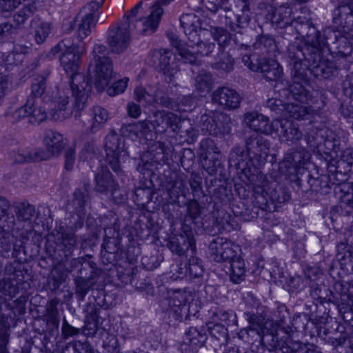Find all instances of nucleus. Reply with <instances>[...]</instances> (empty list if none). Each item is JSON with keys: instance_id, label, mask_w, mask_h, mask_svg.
I'll return each instance as SVG.
<instances>
[{"instance_id": "nucleus-61", "label": "nucleus", "mask_w": 353, "mask_h": 353, "mask_svg": "<svg viewBox=\"0 0 353 353\" xmlns=\"http://www.w3.org/2000/svg\"><path fill=\"white\" fill-rule=\"evenodd\" d=\"M338 53L341 57L344 58L347 61L353 62V48L350 43L345 42L343 48H340Z\"/></svg>"}, {"instance_id": "nucleus-3", "label": "nucleus", "mask_w": 353, "mask_h": 353, "mask_svg": "<svg viewBox=\"0 0 353 353\" xmlns=\"http://www.w3.org/2000/svg\"><path fill=\"white\" fill-rule=\"evenodd\" d=\"M229 0H203L205 7L210 12L216 13L219 8ZM237 13L235 14L230 9H225L224 21L225 26L230 30L242 34L246 29L251 20L249 0H233Z\"/></svg>"}, {"instance_id": "nucleus-53", "label": "nucleus", "mask_w": 353, "mask_h": 353, "mask_svg": "<svg viewBox=\"0 0 353 353\" xmlns=\"http://www.w3.org/2000/svg\"><path fill=\"white\" fill-rule=\"evenodd\" d=\"M88 192L85 190H77L74 192V199L72 201V205L78 212H81L88 199Z\"/></svg>"}, {"instance_id": "nucleus-22", "label": "nucleus", "mask_w": 353, "mask_h": 353, "mask_svg": "<svg viewBox=\"0 0 353 353\" xmlns=\"http://www.w3.org/2000/svg\"><path fill=\"white\" fill-rule=\"evenodd\" d=\"M291 14L292 10L285 5H281L277 8L270 6L268 7L266 17L272 23L280 28H285L292 24Z\"/></svg>"}, {"instance_id": "nucleus-37", "label": "nucleus", "mask_w": 353, "mask_h": 353, "mask_svg": "<svg viewBox=\"0 0 353 353\" xmlns=\"http://www.w3.org/2000/svg\"><path fill=\"white\" fill-rule=\"evenodd\" d=\"M333 23L337 28H343L344 32L353 38V12L333 16Z\"/></svg>"}, {"instance_id": "nucleus-18", "label": "nucleus", "mask_w": 353, "mask_h": 353, "mask_svg": "<svg viewBox=\"0 0 353 353\" xmlns=\"http://www.w3.org/2000/svg\"><path fill=\"white\" fill-rule=\"evenodd\" d=\"M163 14V8L158 3H154L151 7L150 14L147 17L138 20L134 24V28L139 34H143L147 31L154 32L159 26Z\"/></svg>"}, {"instance_id": "nucleus-62", "label": "nucleus", "mask_w": 353, "mask_h": 353, "mask_svg": "<svg viewBox=\"0 0 353 353\" xmlns=\"http://www.w3.org/2000/svg\"><path fill=\"white\" fill-rule=\"evenodd\" d=\"M28 109L27 107V103H26L25 105L21 106L14 110L10 114L12 121L19 122L26 117H28Z\"/></svg>"}, {"instance_id": "nucleus-50", "label": "nucleus", "mask_w": 353, "mask_h": 353, "mask_svg": "<svg viewBox=\"0 0 353 353\" xmlns=\"http://www.w3.org/2000/svg\"><path fill=\"white\" fill-rule=\"evenodd\" d=\"M51 32V26L49 23H40L35 28L34 39L37 43H43Z\"/></svg>"}, {"instance_id": "nucleus-23", "label": "nucleus", "mask_w": 353, "mask_h": 353, "mask_svg": "<svg viewBox=\"0 0 353 353\" xmlns=\"http://www.w3.org/2000/svg\"><path fill=\"white\" fill-rule=\"evenodd\" d=\"M94 71L95 87L99 91H102L112 77V62H101L94 64Z\"/></svg>"}, {"instance_id": "nucleus-59", "label": "nucleus", "mask_w": 353, "mask_h": 353, "mask_svg": "<svg viewBox=\"0 0 353 353\" xmlns=\"http://www.w3.org/2000/svg\"><path fill=\"white\" fill-rule=\"evenodd\" d=\"M289 158L286 155L282 162L279 164V170L281 173L285 175L290 176L294 174L297 170V168L290 162Z\"/></svg>"}, {"instance_id": "nucleus-60", "label": "nucleus", "mask_w": 353, "mask_h": 353, "mask_svg": "<svg viewBox=\"0 0 353 353\" xmlns=\"http://www.w3.org/2000/svg\"><path fill=\"white\" fill-rule=\"evenodd\" d=\"M288 316L287 310L284 305L279 306L274 312L273 316H271L272 321H275L277 325L284 322Z\"/></svg>"}, {"instance_id": "nucleus-9", "label": "nucleus", "mask_w": 353, "mask_h": 353, "mask_svg": "<svg viewBox=\"0 0 353 353\" xmlns=\"http://www.w3.org/2000/svg\"><path fill=\"white\" fill-rule=\"evenodd\" d=\"M167 246L172 253L178 256L185 255L189 250L192 254H195L196 241L191 227L183 223L181 233L171 236L167 243Z\"/></svg>"}, {"instance_id": "nucleus-24", "label": "nucleus", "mask_w": 353, "mask_h": 353, "mask_svg": "<svg viewBox=\"0 0 353 353\" xmlns=\"http://www.w3.org/2000/svg\"><path fill=\"white\" fill-rule=\"evenodd\" d=\"M192 300V294L183 290H176L170 296L168 305L170 310L175 314L176 318L181 317L182 311L186 307L187 304H190Z\"/></svg>"}, {"instance_id": "nucleus-56", "label": "nucleus", "mask_w": 353, "mask_h": 353, "mask_svg": "<svg viewBox=\"0 0 353 353\" xmlns=\"http://www.w3.org/2000/svg\"><path fill=\"white\" fill-rule=\"evenodd\" d=\"M103 346L106 353H119V352L117 339L113 334H108L103 340Z\"/></svg>"}, {"instance_id": "nucleus-42", "label": "nucleus", "mask_w": 353, "mask_h": 353, "mask_svg": "<svg viewBox=\"0 0 353 353\" xmlns=\"http://www.w3.org/2000/svg\"><path fill=\"white\" fill-rule=\"evenodd\" d=\"M185 183L183 179L178 177L171 182L167 188V192L170 199L175 201L178 199L180 195L185 194Z\"/></svg>"}, {"instance_id": "nucleus-34", "label": "nucleus", "mask_w": 353, "mask_h": 353, "mask_svg": "<svg viewBox=\"0 0 353 353\" xmlns=\"http://www.w3.org/2000/svg\"><path fill=\"white\" fill-rule=\"evenodd\" d=\"M92 123L90 130L92 132L98 131L108 121L109 115L108 111L101 107L94 106L91 110Z\"/></svg>"}, {"instance_id": "nucleus-29", "label": "nucleus", "mask_w": 353, "mask_h": 353, "mask_svg": "<svg viewBox=\"0 0 353 353\" xmlns=\"http://www.w3.org/2000/svg\"><path fill=\"white\" fill-rule=\"evenodd\" d=\"M10 221L8 225V228H6V225H3L0 226V248L1 249L2 252L8 253L13 245V249L16 250V245L12 243L13 241V236L10 234L7 230L10 228L12 229L14 223V219L13 216H11L9 218Z\"/></svg>"}, {"instance_id": "nucleus-36", "label": "nucleus", "mask_w": 353, "mask_h": 353, "mask_svg": "<svg viewBox=\"0 0 353 353\" xmlns=\"http://www.w3.org/2000/svg\"><path fill=\"white\" fill-rule=\"evenodd\" d=\"M28 103V101H26ZM33 105L30 107L27 105L28 117H30V121L32 123H40L45 121L47 118V112L46 105L48 103H34Z\"/></svg>"}, {"instance_id": "nucleus-14", "label": "nucleus", "mask_w": 353, "mask_h": 353, "mask_svg": "<svg viewBox=\"0 0 353 353\" xmlns=\"http://www.w3.org/2000/svg\"><path fill=\"white\" fill-rule=\"evenodd\" d=\"M291 85L288 89L283 90L284 95L288 94V99L289 101L284 105L283 117H289L294 119H303L308 118L310 114V107L307 105L309 100L311 99V94L310 98L305 101L302 102L300 99L294 98L290 91Z\"/></svg>"}, {"instance_id": "nucleus-64", "label": "nucleus", "mask_w": 353, "mask_h": 353, "mask_svg": "<svg viewBox=\"0 0 353 353\" xmlns=\"http://www.w3.org/2000/svg\"><path fill=\"white\" fill-rule=\"evenodd\" d=\"M10 85L9 77L0 73V94L6 97L11 90Z\"/></svg>"}, {"instance_id": "nucleus-12", "label": "nucleus", "mask_w": 353, "mask_h": 353, "mask_svg": "<svg viewBox=\"0 0 353 353\" xmlns=\"http://www.w3.org/2000/svg\"><path fill=\"white\" fill-rule=\"evenodd\" d=\"M228 117L225 114L218 111H210L201 115L197 123V127L203 134L218 135L228 132V130L223 125V122L226 121Z\"/></svg>"}, {"instance_id": "nucleus-32", "label": "nucleus", "mask_w": 353, "mask_h": 353, "mask_svg": "<svg viewBox=\"0 0 353 353\" xmlns=\"http://www.w3.org/2000/svg\"><path fill=\"white\" fill-rule=\"evenodd\" d=\"M281 353H316L313 345H305L299 341L288 340L280 347Z\"/></svg>"}, {"instance_id": "nucleus-11", "label": "nucleus", "mask_w": 353, "mask_h": 353, "mask_svg": "<svg viewBox=\"0 0 353 353\" xmlns=\"http://www.w3.org/2000/svg\"><path fill=\"white\" fill-rule=\"evenodd\" d=\"M43 141L46 149H36V156L41 161L58 157L66 145V139L63 134L52 130L45 132Z\"/></svg>"}, {"instance_id": "nucleus-25", "label": "nucleus", "mask_w": 353, "mask_h": 353, "mask_svg": "<svg viewBox=\"0 0 353 353\" xmlns=\"http://www.w3.org/2000/svg\"><path fill=\"white\" fill-rule=\"evenodd\" d=\"M46 82L43 77H39L33 81L31 92L28 97V105H33L34 103H48L49 97L46 93Z\"/></svg>"}, {"instance_id": "nucleus-43", "label": "nucleus", "mask_w": 353, "mask_h": 353, "mask_svg": "<svg viewBox=\"0 0 353 353\" xmlns=\"http://www.w3.org/2000/svg\"><path fill=\"white\" fill-rule=\"evenodd\" d=\"M234 60L231 55L224 51H221L217 57V61L214 63L213 67L217 70H222L225 72H230L233 70Z\"/></svg>"}, {"instance_id": "nucleus-6", "label": "nucleus", "mask_w": 353, "mask_h": 353, "mask_svg": "<svg viewBox=\"0 0 353 353\" xmlns=\"http://www.w3.org/2000/svg\"><path fill=\"white\" fill-rule=\"evenodd\" d=\"M152 130L156 132L163 133L168 128L176 133L185 132L189 137L197 136L194 129L191 127L190 120L181 119L176 114L161 110L153 113L148 120Z\"/></svg>"}, {"instance_id": "nucleus-54", "label": "nucleus", "mask_w": 353, "mask_h": 353, "mask_svg": "<svg viewBox=\"0 0 353 353\" xmlns=\"http://www.w3.org/2000/svg\"><path fill=\"white\" fill-rule=\"evenodd\" d=\"M105 237L104 242L102 244V248L108 252L113 253L115 252L114 249H111L110 244L111 243L110 239H114L119 234L118 229L115 227L112 229L110 228H105L104 229Z\"/></svg>"}, {"instance_id": "nucleus-1", "label": "nucleus", "mask_w": 353, "mask_h": 353, "mask_svg": "<svg viewBox=\"0 0 353 353\" xmlns=\"http://www.w3.org/2000/svg\"><path fill=\"white\" fill-rule=\"evenodd\" d=\"M326 40L314 26H308L303 48L290 45L288 57L293 81L290 91L292 96L302 102L310 98V92L304 85L308 82L307 71L316 77L328 78L336 70L335 63L321 56Z\"/></svg>"}, {"instance_id": "nucleus-30", "label": "nucleus", "mask_w": 353, "mask_h": 353, "mask_svg": "<svg viewBox=\"0 0 353 353\" xmlns=\"http://www.w3.org/2000/svg\"><path fill=\"white\" fill-rule=\"evenodd\" d=\"M249 180L252 183L256 198L261 196L263 199L261 202H265L267 201L266 196L268 194V183L265 176L262 174L252 175L249 178Z\"/></svg>"}, {"instance_id": "nucleus-57", "label": "nucleus", "mask_w": 353, "mask_h": 353, "mask_svg": "<svg viewBox=\"0 0 353 353\" xmlns=\"http://www.w3.org/2000/svg\"><path fill=\"white\" fill-rule=\"evenodd\" d=\"M128 80V78H123L114 83L108 88V95L113 97L123 93L127 87Z\"/></svg>"}, {"instance_id": "nucleus-44", "label": "nucleus", "mask_w": 353, "mask_h": 353, "mask_svg": "<svg viewBox=\"0 0 353 353\" xmlns=\"http://www.w3.org/2000/svg\"><path fill=\"white\" fill-rule=\"evenodd\" d=\"M108 54V50L104 45L95 44L92 52V59L91 63L96 64L101 62H112Z\"/></svg>"}, {"instance_id": "nucleus-10", "label": "nucleus", "mask_w": 353, "mask_h": 353, "mask_svg": "<svg viewBox=\"0 0 353 353\" xmlns=\"http://www.w3.org/2000/svg\"><path fill=\"white\" fill-rule=\"evenodd\" d=\"M105 148L108 163L115 172H119L121 159L128 156L123 139L115 132L109 133L105 137Z\"/></svg>"}, {"instance_id": "nucleus-19", "label": "nucleus", "mask_w": 353, "mask_h": 353, "mask_svg": "<svg viewBox=\"0 0 353 353\" xmlns=\"http://www.w3.org/2000/svg\"><path fill=\"white\" fill-rule=\"evenodd\" d=\"M243 121L248 127L255 132L266 135L273 134V128L269 119L257 112H247L243 117Z\"/></svg>"}, {"instance_id": "nucleus-31", "label": "nucleus", "mask_w": 353, "mask_h": 353, "mask_svg": "<svg viewBox=\"0 0 353 353\" xmlns=\"http://www.w3.org/2000/svg\"><path fill=\"white\" fill-rule=\"evenodd\" d=\"M128 131L139 139L150 140L152 139V130L148 120L139 121L129 125Z\"/></svg>"}, {"instance_id": "nucleus-55", "label": "nucleus", "mask_w": 353, "mask_h": 353, "mask_svg": "<svg viewBox=\"0 0 353 353\" xmlns=\"http://www.w3.org/2000/svg\"><path fill=\"white\" fill-rule=\"evenodd\" d=\"M76 293L81 301L83 300L88 292L90 284L88 280L84 278H78L75 280Z\"/></svg>"}, {"instance_id": "nucleus-49", "label": "nucleus", "mask_w": 353, "mask_h": 353, "mask_svg": "<svg viewBox=\"0 0 353 353\" xmlns=\"http://www.w3.org/2000/svg\"><path fill=\"white\" fill-rule=\"evenodd\" d=\"M203 338L204 336L200 333L197 328L192 327L185 332L184 341L190 345L198 346L201 345Z\"/></svg>"}, {"instance_id": "nucleus-26", "label": "nucleus", "mask_w": 353, "mask_h": 353, "mask_svg": "<svg viewBox=\"0 0 353 353\" xmlns=\"http://www.w3.org/2000/svg\"><path fill=\"white\" fill-rule=\"evenodd\" d=\"M68 103V97H59L57 101H51L48 105L49 114L54 121H62L70 116V112L66 110Z\"/></svg>"}, {"instance_id": "nucleus-8", "label": "nucleus", "mask_w": 353, "mask_h": 353, "mask_svg": "<svg viewBox=\"0 0 353 353\" xmlns=\"http://www.w3.org/2000/svg\"><path fill=\"white\" fill-rule=\"evenodd\" d=\"M209 36L199 35V42H189L188 47H184L177 38L172 40V45L178 50V54L184 63H193L196 61L195 54L208 56L215 48L214 43L208 42Z\"/></svg>"}, {"instance_id": "nucleus-16", "label": "nucleus", "mask_w": 353, "mask_h": 353, "mask_svg": "<svg viewBox=\"0 0 353 353\" xmlns=\"http://www.w3.org/2000/svg\"><path fill=\"white\" fill-rule=\"evenodd\" d=\"M234 247L236 246L231 241L218 237L210 243L211 257L216 262L230 261L236 256Z\"/></svg>"}, {"instance_id": "nucleus-28", "label": "nucleus", "mask_w": 353, "mask_h": 353, "mask_svg": "<svg viewBox=\"0 0 353 353\" xmlns=\"http://www.w3.org/2000/svg\"><path fill=\"white\" fill-rule=\"evenodd\" d=\"M230 276L231 281L234 283H239L245 279V265L244 261L239 256H236L229 261Z\"/></svg>"}, {"instance_id": "nucleus-4", "label": "nucleus", "mask_w": 353, "mask_h": 353, "mask_svg": "<svg viewBox=\"0 0 353 353\" xmlns=\"http://www.w3.org/2000/svg\"><path fill=\"white\" fill-rule=\"evenodd\" d=\"M270 148V143L268 139L261 136L251 137L246 140V152L236 148L231 154L230 161H233L239 167L243 162H245L247 166L248 161L252 162L255 167L259 166L266 160Z\"/></svg>"}, {"instance_id": "nucleus-5", "label": "nucleus", "mask_w": 353, "mask_h": 353, "mask_svg": "<svg viewBox=\"0 0 353 353\" xmlns=\"http://www.w3.org/2000/svg\"><path fill=\"white\" fill-rule=\"evenodd\" d=\"M180 23L189 42H199V35L211 36L221 46L227 45L230 41V34L222 28L214 27L210 30L201 28L200 19L194 13L183 14Z\"/></svg>"}, {"instance_id": "nucleus-27", "label": "nucleus", "mask_w": 353, "mask_h": 353, "mask_svg": "<svg viewBox=\"0 0 353 353\" xmlns=\"http://www.w3.org/2000/svg\"><path fill=\"white\" fill-rule=\"evenodd\" d=\"M252 46L254 50H258V53L261 54L263 57L274 56L277 49L274 39L269 35L259 36Z\"/></svg>"}, {"instance_id": "nucleus-39", "label": "nucleus", "mask_w": 353, "mask_h": 353, "mask_svg": "<svg viewBox=\"0 0 353 353\" xmlns=\"http://www.w3.org/2000/svg\"><path fill=\"white\" fill-rule=\"evenodd\" d=\"M57 239L63 246L65 256L70 254L77 245V238L72 230L61 232Z\"/></svg>"}, {"instance_id": "nucleus-15", "label": "nucleus", "mask_w": 353, "mask_h": 353, "mask_svg": "<svg viewBox=\"0 0 353 353\" xmlns=\"http://www.w3.org/2000/svg\"><path fill=\"white\" fill-rule=\"evenodd\" d=\"M130 23L125 22L108 31L107 41L112 51L114 53L123 52L130 43Z\"/></svg>"}, {"instance_id": "nucleus-20", "label": "nucleus", "mask_w": 353, "mask_h": 353, "mask_svg": "<svg viewBox=\"0 0 353 353\" xmlns=\"http://www.w3.org/2000/svg\"><path fill=\"white\" fill-rule=\"evenodd\" d=\"M152 57L159 59V63L157 65L169 82H171L178 73V64L174 60L172 59V54L168 51L161 53L160 51L155 50L152 54Z\"/></svg>"}, {"instance_id": "nucleus-2", "label": "nucleus", "mask_w": 353, "mask_h": 353, "mask_svg": "<svg viewBox=\"0 0 353 353\" xmlns=\"http://www.w3.org/2000/svg\"><path fill=\"white\" fill-rule=\"evenodd\" d=\"M94 21V13H87L78 23L77 34L79 42L74 44L69 39H63L50 51L53 56H59L61 66L70 76V91L74 99L72 106L77 111L84 108L91 90L88 81L79 72V63L81 56L85 52L83 39L90 34L91 25Z\"/></svg>"}, {"instance_id": "nucleus-48", "label": "nucleus", "mask_w": 353, "mask_h": 353, "mask_svg": "<svg viewBox=\"0 0 353 353\" xmlns=\"http://www.w3.org/2000/svg\"><path fill=\"white\" fill-rule=\"evenodd\" d=\"M245 314L252 330H255L259 332V330L263 331L265 328L267 324L265 318L267 315L259 316L250 312H247Z\"/></svg>"}, {"instance_id": "nucleus-21", "label": "nucleus", "mask_w": 353, "mask_h": 353, "mask_svg": "<svg viewBox=\"0 0 353 353\" xmlns=\"http://www.w3.org/2000/svg\"><path fill=\"white\" fill-rule=\"evenodd\" d=\"M94 189L101 193L110 194L113 196L118 190L119 185L112 179V175L106 168H101L95 176Z\"/></svg>"}, {"instance_id": "nucleus-47", "label": "nucleus", "mask_w": 353, "mask_h": 353, "mask_svg": "<svg viewBox=\"0 0 353 353\" xmlns=\"http://www.w3.org/2000/svg\"><path fill=\"white\" fill-rule=\"evenodd\" d=\"M12 159L17 163L41 161V159H37L36 156V149L30 152L23 149L14 151L12 153Z\"/></svg>"}, {"instance_id": "nucleus-51", "label": "nucleus", "mask_w": 353, "mask_h": 353, "mask_svg": "<svg viewBox=\"0 0 353 353\" xmlns=\"http://www.w3.org/2000/svg\"><path fill=\"white\" fill-rule=\"evenodd\" d=\"M134 96L136 101L139 103L148 105L153 104L154 99L152 94L146 91L143 87L136 88L134 91Z\"/></svg>"}, {"instance_id": "nucleus-45", "label": "nucleus", "mask_w": 353, "mask_h": 353, "mask_svg": "<svg viewBox=\"0 0 353 353\" xmlns=\"http://www.w3.org/2000/svg\"><path fill=\"white\" fill-rule=\"evenodd\" d=\"M35 212L34 207L28 203H22L17 207V218L20 221H29Z\"/></svg>"}, {"instance_id": "nucleus-35", "label": "nucleus", "mask_w": 353, "mask_h": 353, "mask_svg": "<svg viewBox=\"0 0 353 353\" xmlns=\"http://www.w3.org/2000/svg\"><path fill=\"white\" fill-rule=\"evenodd\" d=\"M200 150L201 155L204 159H212L214 161V165H216L219 155V150L212 139H203L200 143Z\"/></svg>"}, {"instance_id": "nucleus-40", "label": "nucleus", "mask_w": 353, "mask_h": 353, "mask_svg": "<svg viewBox=\"0 0 353 353\" xmlns=\"http://www.w3.org/2000/svg\"><path fill=\"white\" fill-rule=\"evenodd\" d=\"M337 188L336 193L339 195L341 203L353 208V183H344Z\"/></svg>"}, {"instance_id": "nucleus-7", "label": "nucleus", "mask_w": 353, "mask_h": 353, "mask_svg": "<svg viewBox=\"0 0 353 353\" xmlns=\"http://www.w3.org/2000/svg\"><path fill=\"white\" fill-rule=\"evenodd\" d=\"M242 61L252 71L262 73L268 81H278L283 74L281 65L271 57H258L256 53H254L243 55Z\"/></svg>"}, {"instance_id": "nucleus-52", "label": "nucleus", "mask_w": 353, "mask_h": 353, "mask_svg": "<svg viewBox=\"0 0 353 353\" xmlns=\"http://www.w3.org/2000/svg\"><path fill=\"white\" fill-rule=\"evenodd\" d=\"M35 11L34 6L28 5L23 6L14 16V21L18 24H23L25 21L31 17Z\"/></svg>"}, {"instance_id": "nucleus-38", "label": "nucleus", "mask_w": 353, "mask_h": 353, "mask_svg": "<svg viewBox=\"0 0 353 353\" xmlns=\"http://www.w3.org/2000/svg\"><path fill=\"white\" fill-rule=\"evenodd\" d=\"M212 79L210 73L201 71L195 78L194 86L201 95L208 93L212 88Z\"/></svg>"}, {"instance_id": "nucleus-46", "label": "nucleus", "mask_w": 353, "mask_h": 353, "mask_svg": "<svg viewBox=\"0 0 353 353\" xmlns=\"http://www.w3.org/2000/svg\"><path fill=\"white\" fill-rule=\"evenodd\" d=\"M188 276L190 278H198L203 274V268L201 260L192 254L187 265Z\"/></svg>"}, {"instance_id": "nucleus-63", "label": "nucleus", "mask_w": 353, "mask_h": 353, "mask_svg": "<svg viewBox=\"0 0 353 353\" xmlns=\"http://www.w3.org/2000/svg\"><path fill=\"white\" fill-rule=\"evenodd\" d=\"M187 213L192 220L195 219L201 214L200 205L196 201L193 200L189 202L187 208Z\"/></svg>"}, {"instance_id": "nucleus-33", "label": "nucleus", "mask_w": 353, "mask_h": 353, "mask_svg": "<svg viewBox=\"0 0 353 353\" xmlns=\"http://www.w3.org/2000/svg\"><path fill=\"white\" fill-rule=\"evenodd\" d=\"M336 257L343 268L350 266L353 270V248L348 244L340 243L337 245Z\"/></svg>"}, {"instance_id": "nucleus-17", "label": "nucleus", "mask_w": 353, "mask_h": 353, "mask_svg": "<svg viewBox=\"0 0 353 353\" xmlns=\"http://www.w3.org/2000/svg\"><path fill=\"white\" fill-rule=\"evenodd\" d=\"M212 100L223 108L227 110H234L240 106L241 101V95L234 90L221 87L217 88L212 95Z\"/></svg>"}, {"instance_id": "nucleus-13", "label": "nucleus", "mask_w": 353, "mask_h": 353, "mask_svg": "<svg viewBox=\"0 0 353 353\" xmlns=\"http://www.w3.org/2000/svg\"><path fill=\"white\" fill-rule=\"evenodd\" d=\"M272 128H273V134H276L280 141L288 145L296 143L303 137L297 125L285 118L272 121Z\"/></svg>"}, {"instance_id": "nucleus-58", "label": "nucleus", "mask_w": 353, "mask_h": 353, "mask_svg": "<svg viewBox=\"0 0 353 353\" xmlns=\"http://www.w3.org/2000/svg\"><path fill=\"white\" fill-rule=\"evenodd\" d=\"M153 95L154 103L159 104L165 107L172 106V100L168 96L161 90H156Z\"/></svg>"}, {"instance_id": "nucleus-41", "label": "nucleus", "mask_w": 353, "mask_h": 353, "mask_svg": "<svg viewBox=\"0 0 353 353\" xmlns=\"http://www.w3.org/2000/svg\"><path fill=\"white\" fill-rule=\"evenodd\" d=\"M57 305L58 301L55 299H52L48 303L45 315L47 324L53 326L55 329H58L59 325Z\"/></svg>"}]
</instances>
